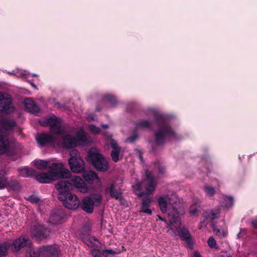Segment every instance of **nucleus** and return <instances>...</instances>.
<instances>
[{
	"label": "nucleus",
	"instance_id": "13",
	"mask_svg": "<svg viewBox=\"0 0 257 257\" xmlns=\"http://www.w3.org/2000/svg\"><path fill=\"white\" fill-rule=\"evenodd\" d=\"M36 139L38 145L41 147L54 143L56 141V139L53 136L46 133L38 134L36 136Z\"/></svg>",
	"mask_w": 257,
	"mask_h": 257
},
{
	"label": "nucleus",
	"instance_id": "9",
	"mask_svg": "<svg viewBox=\"0 0 257 257\" xmlns=\"http://www.w3.org/2000/svg\"><path fill=\"white\" fill-rule=\"evenodd\" d=\"M158 217L160 220L163 221L167 223L168 227L171 225H173L175 227L178 228L180 227L181 225V219L178 210L176 208H173L168 213V220L162 217L159 215H158Z\"/></svg>",
	"mask_w": 257,
	"mask_h": 257
},
{
	"label": "nucleus",
	"instance_id": "14",
	"mask_svg": "<svg viewBox=\"0 0 257 257\" xmlns=\"http://www.w3.org/2000/svg\"><path fill=\"white\" fill-rule=\"evenodd\" d=\"M178 235L182 240L185 241L190 248L193 247V242L191 235L189 230L186 228L183 227L181 228L178 231Z\"/></svg>",
	"mask_w": 257,
	"mask_h": 257
},
{
	"label": "nucleus",
	"instance_id": "24",
	"mask_svg": "<svg viewBox=\"0 0 257 257\" xmlns=\"http://www.w3.org/2000/svg\"><path fill=\"white\" fill-rule=\"evenodd\" d=\"M83 177L84 179L83 180L84 182L86 181L89 184H92L94 180L97 178V174L92 171H90L88 173H84L83 175ZM85 183V182H84Z\"/></svg>",
	"mask_w": 257,
	"mask_h": 257
},
{
	"label": "nucleus",
	"instance_id": "55",
	"mask_svg": "<svg viewBox=\"0 0 257 257\" xmlns=\"http://www.w3.org/2000/svg\"><path fill=\"white\" fill-rule=\"evenodd\" d=\"M152 148H153V151L154 152V153H155V150H154V147H153Z\"/></svg>",
	"mask_w": 257,
	"mask_h": 257
},
{
	"label": "nucleus",
	"instance_id": "45",
	"mask_svg": "<svg viewBox=\"0 0 257 257\" xmlns=\"http://www.w3.org/2000/svg\"><path fill=\"white\" fill-rule=\"evenodd\" d=\"M208 219H209V218H206V217H204L203 215H202V220L200 221L201 226H206L208 224Z\"/></svg>",
	"mask_w": 257,
	"mask_h": 257
},
{
	"label": "nucleus",
	"instance_id": "29",
	"mask_svg": "<svg viewBox=\"0 0 257 257\" xmlns=\"http://www.w3.org/2000/svg\"><path fill=\"white\" fill-rule=\"evenodd\" d=\"M158 202L161 211L164 213H165L167 209V201L165 197H160L158 199Z\"/></svg>",
	"mask_w": 257,
	"mask_h": 257
},
{
	"label": "nucleus",
	"instance_id": "49",
	"mask_svg": "<svg viewBox=\"0 0 257 257\" xmlns=\"http://www.w3.org/2000/svg\"><path fill=\"white\" fill-rule=\"evenodd\" d=\"M221 257H231V254L227 252H224L220 255Z\"/></svg>",
	"mask_w": 257,
	"mask_h": 257
},
{
	"label": "nucleus",
	"instance_id": "16",
	"mask_svg": "<svg viewBox=\"0 0 257 257\" xmlns=\"http://www.w3.org/2000/svg\"><path fill=\"white\" fill-rule=\"evenodd\" d=\"M10 142L8 138L0 131V154L10 153Z\"/></svg>",
	"mask_w": 257,
	"mask_h": 257
},
{
	"label": "nucleus",
	"instance_id": "41",
	"mask_svg": "<svg viewBox=\"0 0 257 257\" xmlns=\"http://www.w3.org/2000/svg\"><path fill=\"white\" fill-rule=\"evenodd\" d=\"M89 128L90 131L94 134H98L100 132V129L99 127L93 124H90L89 126Z\"/></svg>",
	"mask_w": 257,
	"mask_h": 257
},
{
	"label": "nucleus",
	"instance_id": "42",
	"mask_svg": "<svg viewBox=\"0 0 257 257\" xmlns=\"http://www.w3.org/2000/svg\"><path fill=\"white\" fill-rule=\"evenodd\" d=\"M28 200L32 203H38L40 201V199L37 196L32 195L29 197Z\"/></svg>",
	"mask_w": 257,
	"mask_h": 257
},
{
	"label": "nucleus",
	"instance_id": "40",
	"mask_svg": "<svg viewBox=\"0 0 257 257\" xmlns=\"http://www.w3.org/2000/svg\"><path fill=\"white\" fill-rule=\"evenodd\" d=\"M87 241L88 243H87V245L90 246L91 247L96 246V244L95 243L94 241H98V239L94 236H91L88 240Z\"/></svg>",
	"mask_w": 257,
	"mask_h": 257
},
{
	"label": "nucleus",
	"instance_id": "50",
	"mask_svg": "<svg viewBox=\"0 0 257 257\" xmlns=\"http://www.w3.org/2000/svg\"><path fill=\"white\" fill-rule=\"evenodd\" d=\"M251 224L254 228H257V219L253 220L251 221Z\"/></svg>",
	"mask_w": 257,
	"mask_h": 257
},
{
	"label": "nucleus",
	"instance_id": "18",
	"mask_svg": "<svg viewBox=\"0 0 257 257\" xmlns=\"http://www.w3.org/2000/svg\"><path fill=\"white\" fill-rule=\"evenodd\" d=\"M106 193L108 192L110 197L116 200L120 199L122 198V193L120 190L115 189L114 184H111L109 186H106L105 188Z\"/></svg>",
	"mask_w": 257,
	"mask_h": 257
},
{
	"label": "nucleus",
	"instance_id": "39",
	"mask_svg": "<svg viewBox=\"0 0 257 257\" xmlns=\"http://www.w3.org/2000/svg\"><path fill=\"white\" fill-rule=\"evenodd\" d=\"M117 252L112 249H105L102 251V254L105 257H107L109 254L114 255Z\"/></svg>",
	"mask_w": 257,
	"mask_h": 257
},
{
	"label": "nucleus",
	"instance_id": "38",
	"mask_svg": "<svg viewBox=\"0 0 257 257\" xmlns=\"http://www.w3.org/2000/svg\"><path fill=\"white\" fill-rule=\"evenodd\" d=\"M208 246L211 248H218V246L215 239L213 237L209 238L207 241Z\"/></svg>",
	"mask_w": 257,
	"mask_h": 257
},
{
	"label": "nucleus",
	"instance_id": "15",
	"mask_svg": "<svg viewBox=\"0 0 257 257\" xmlns=\"http://www.w3.org/2000/svg\"><path fill=\"white\" fill-rule=\"evenodd\" d=\"M79 207L85 212L91 213L94 210V202L89 197H85L83 199L82 202H80Z\"/></svg>",
	"mask_w": 257,
	"mask_h": 257
},
{
	"label": "nucleus",
	"instance_id": "2",
	"mask_svg": "<svg viewBox=\"0 0 257 257\" xmlns=\"http://www.w3.org/2000/svg\"><path fill=\"white\" fill-rule=\"evenodd\" d=\"M154 118L158 126L154 134L155 142L157 146L164 145L167 140L171 141L177 139V135L171 126L168 124L165 117L159 113H155Z\"/></svg>",
	"mask_w": 257,
	"mask_h": 257
},
{
	"label": "nucleus",
	"instance_id": "3",
	"mask_svg": "<svg viewBox=\"0 0 257 257\" xmlns=\"http://www.w3.org/2000/svg\"><path fill=\"white\" fill-rule=\"evenodd\" d=\"M48 172L36 173L34 175L37 181L41 183H49L56 179H68L70 172L66 169L63 163H53L49 167Z\"/></svg>",
	"mask_w": 257,
	"mask_h": 257
},
{
	"label": "nucleus",
	"instance_id": "44",
	"mask_svg": "<svg viewBox=\"0 0 257 257\" xmlns=\"http://www.w3.org/2000/svg\"><path fill=\"white\" fill-rule=\"evenodd\" d=\"M110 146L112 149V150H117V149H121L120 147H119L117 143V142L112 140L111 141L110 143Z\"/></svg>",
	"mask_w": 257,
	"mask_h": 257
},
{
	"label": "nucleus",
	"instance_id": "36",
	"mask_svg": "<svg viewBox=\"0 0 257 257\" xmlns=\"http://www.w3.org/2000/svg\"><path fill=\"white\" fill-rule=\"evenodd\" d=\"M224 200L225 206L227 208L231 207L234 202V199L231 196H226L224 198Z\"/></svg>",
	"mask_w": 257,
	"mask_h": 257
},
{
	"label": "nucleus",
	"instance_id": "21",
	"mask_svg": "<svg viewBox=\"0 0 257 257\" xmlns=\"http://www.w3.org/2000/svg\"><path fill=\"white\" fill-rule=\"evenodd\" d=\"M220 213V208L217 207L204 212L203 216L204 217H206V218L214 220L218 218Z\"/></svg>",
	"mask_w": 257,
	"mask_h": 257
},
{
	"label": "nucleus",
	"instance_id": "6",
	"mask_svg": "<svg viewBox=\"0 0 257 257\" xmlns=\"http://www.w3.org/2000/svg\"><path fill=\"white\" fill-rule=\"evenodd\" d=\"M59 253L58 247L56 245H44L29 249L26 257H58Z\"/></svg>",
	"mask_w": 257,
	"mask_h": 257
},
{
	"label": "nucleus",
	"instance_id": "19",
	"mask_svg": "<svg viewBox=\"0 0 257 257\" xmlns=\"http://www.w3.org/2000/svg\"><path fill=\"white\" fill-rule=\"evenodd\" d=\"M64 216L65 214L63 211L61 210H56L51 214L50 216V221L53 224H59L64 218Z\"/></svg>",
	"mask_w": 257,
	"mask_h": 257
},
{
	"label": "nucleus",
	"instance_id": "27",
	"mask_svg": "<svg viewBox=\"0 0 257 257\" xmlns=\"http://www.w3.org/2000/svg\"><path fill=\"white\" fill-rule=\"evenodd\" d=\"M49 162L46 160H40L34 162V166L38 169H45L48 167Z\"/></svg>",
	"mask_w": 257,
	"mask_h": 257
},
{
	"label": "nucleus",
	"instance_id": "25",
	"mask_svg": "<svg viewBox=\"0 0 257 257\" xmlns=\"http://www.w3.org/2000/svg\"><path fill=\"white\" fill-rule=\"evenodd\" d=\"M137 129L140 128H152V122L148 120H142L139 121H137L135 123Z\"/></svg>",
	"mask_w": 257,
	"mask_h": 257
},
{
	"label": "nucleus",
	"instance_id": "34",
	"mask_svg": "<svg viewBox=\"0 0 257 257\" xmlns=\"http://www.w3.org/2000/svg\"><path fill=\"white\" fill-rule=\"evenodd\" d=\"M103 100L105 102H108L113 105L116 103V98L111 95L106 94L103 97Z\"/></svg>",
	"mask_w": 257,
	"mask_h": 257
},
{
	"label": "nucleus",
	"instance_id": "32",
	"mask_svg": "<svg viewBox=\"0 0 257 257\" xmlns=\"http://www.w3.org/2000/svg\"><path fill=\"white\" fill-rule=\"evenodd\" d=\"M76 139V143L77 142H86L87 141V137L84 132H78L75 137Z\"/></svg>",
	"mask_w": 257,
	"mask_h": 257
},
{
	"label": "nucleus",
	"instance_id": "31",
	"mask_svg": "<svg viewBox=\"0 0 257 257\" xmlns=\"http://www.w3.org/2000/svg\"><path fill=\"white\" fill-rule=\"evenodd\" d=\"M9 245L6 242L0 244V257H6L8 253Z\"/></svg>",
	"mask_w": 257,
	"mask_h": 257
},
{
	"label": "nucleus",
	"instance_id": "5",
	"mask_svg": "<svg viewBox=\"0 0 257 257\" xmlns=\"http://www.w3.org/2000/svg\"><path fill=\"white\" fill-rule=\"evenodd\" d=\"M87 161L99 172H105L109 167L107 160L94 148H91L88 152Z\"/></svg>",
	"mask_w": 257,
	"mask_h": 257
},
{
	"label": "nucleus",
	"instance_id": "30",
	"mask_svg": "<svg viewBox=\"0 0 257 257\" xmlns=\"http://www.w3.org/2000/svg\"><path fill=\"white\" fill-rule=\"evenodd\" d=\"M6 174L5 170L0 169V189H4L6 186Z\"/></svg>",
	"mask_w": 257,
	"mask_h": 257
},
{
	"label": "nucleus",
	"instance_id": "26",
	"mask_svg": "<svg viewBox=\"0 0 257 257\" xmlns=\"http://www.w3.org/2000/svg\"><path fill=\"white\" fill-rule=\"evenodd\" d=\"M8 188L11 190L17 191L19 189L20 184L17 180H13L8 181L6 179V186L5 188Z\"/></svg>",
	"mask_w": 257,
	"mask_h": 257
},
{
	"label": "nucleus",
	"instance_id": "20",
	"mask_svg": "<svg viewBox=\"0 0 257 257\" xmlns=\"http://www.w3.org/2000/svg\"><path fill=\"white\" fill-rule=\"evenodd\" d=\"M24 104L26 108L29 112L32 113H37L39 112V108L31 98H26L24 100Z\"/></svg>",
	"mask_w": 257,
	"mask_h": 257
},
{
	"label": "nucleus",
	"instance_id": "4",
	"mask_svg": "<svg viewBox=\"0 0 257 257\" xmlns=\"http://www.w3.org/2000/svg\"><path fill=\"white\" fill-rule=\"evenodd\" d=\"M144 182L146 192L142 191L138 194V197H143L142 199L141 210L144 213L151 215L152 211L149 207L151 205L152 199L148 197V195L152 194L154 191L156 183L154 180V176L151 171L148 170L146 171Z\"/></svg>",
	"mask_w": 257,
	"mask_h": 257
},
{
	"label": "nucleus",
	"instance_id": "23",
	"mask_svg": "<svg viewBox=\"0 0 257 257\" xmlns=\"http://www.w3.org/2000/svg\"><path fill=\"white\" fill-rule=\"evenodd\" d=\"M20 175L24 177H29L34 176L35 175L36 171L33 169H30L27 167L19 168L18 169Z\"/></svg>",
	"mask_w": 257,
	"mask_h": 257
},
{
	"label": "nucleus",
	"instance_id": "43",
	"mask_svg": "<svg viewBox=\"0 0 257 257\" xmlns=\"http://www.w3.org/2000/svg\"><path fill=\"white\" fill-rule=\"evenodd\" d=\"M93 257H101V251L99 249L93 248L91 251Z\"/></svg>",
	"mask_w": 257,
	"mask_h": 257
},
{
	"label": "nucleus",
	"instance_id": "48",
	"mask_svg": "<svg viewBox=\"0 0 257 257\" xmlns=\"http://www.w3.org/2000/svg\"><path fill=\"white\" fill-rule=\"evenodd\" d=\"M158 170H159V173L162 174L165 172L166 169L164 167L160 166L158 168Z\"/></svg>",
	"mask_w": 257,
	"mask_h": 257
},
{
	"label": "nucleus",
	"instance_id": "57",
	"mask_svg": "<svg viewBox=\"0 0 257 257\" xmlns=\"http://www.w3.org/2000/svg\"><path fill=\"white\" fill-rule=\"evenodd\" d=\"M219 231H220V230L218 229V230H217L216 233L219 232Z\"/></svg>",
	"mask_w": 257,
	"mask_h": 257
},
{
	"label": "nucleus",
	"instance_id": "35",
	"mask_svg": "<svg viewBox=\"0 0 257 257\" xmlns=\"http://www.w3.org/2000/svg\"><path fill=\"white\" fill-rule=\"evenodd\" d=\"M121 149L112 150L110 153V156L114 162H117L119 160V156Z\"/></svg>",
	"mask_w": 257,
	"mask_h": 257
},
{
	"label": "nucleus",
	"instance_id": "10",
	"mask_svg": "<svg viewBox=\"0 0 257 257\" xmlns=\"http://www.w3.org/2000/svg\"><path fill=\"white\" fill-rule=\"evenodd\" d=\"M41 125L50 126V131L54 134H61L63 133V130L61 128V119L55 115L46 118Z\"/></svg>",
	"mask_w": 257,
	"mask_h": 257
},
{
	"label": "nucleus",
	"instance_id": "7",
	"mask_svg": "<svg viewBox=\"0 0 257 257\" xmlns=\"http://www.w3.org/2000/svg\"><path fill=\"white\" fill-rule=\"evenodd\" d=\"M78 154L76 150L73 151L70 154L71 158L68 162L71 170L74 173L81 172L85 168L83 160L77 156Z\"/></svg>",
	"mask_w": 257,
	"mask_h": 257
},
{
	"label": "nucleus",
	"instance_id": "28",
	"mask_svg": "<svg viewBox=\"0 0 257 257\" xmlns=\"http://www.w3.org/2000/svg\"><path fill=\"white\" fill-rule=\"evenodd\" d=\"M89 197L91 201L94 202V206H99L101 203L102 200V195L100 194L95 193L91 195Z\"/></svg>",
	"mask_w": 257,
	"mask_h": 257
},
{
	"label": "nucleus",
	"instance_id": "1",
	"mask_svg": "<svg viewBox=\"0 0 257 257\" xmlns=\"http://www.w3.org/2000/svg\"><path fill=\"white\" fill-rule=\"evenodd\" d=\"M68 180H59L55 184V188L58 191V199L63 205L70 209H76L79 207L80 201L75 194L70 192L73 187L76 188L81 193L88 191V186L80 177L74 176Z\"/></svg>",
	"mask_w": 257,
	"mask_h": 257
},
{
	"label": "nucleus",
	"instance_id": "52",
	"mask_svg": "<svg viewBox=\"0 0 257 257\" xmlns=\"http://www.w3.org/2000/svg\"><path fill=\"white\" fill-rule=\"evenodd\" d=\"M95 116L94 114H90L88 115L89 118L91 120H94Z\"/></svg>",
	"mask_w": 257,
	"mask_h": 257
},
{
	"label": "nucleus",
	"instance_id": "46",
	"mask_svg": "<svg viewBox=\"0 0 257 257\" xmlns=\"http://www.w3.org/2000/svg\"><path fill=\"white\" fill-rule=\"evenodd\" d=\"M198 211V209L193 206H191L190 208L189 212L192 215H195Z\"/></svg>",
	"mask_w": 257,
	"mask_h": 257
},
{
	"label": "nucleus",
	"instance_id": "47",
	"mask_svg": "<svg viewBox=\"0 0 257 257\" xmlns=\"http://www.w3.org/2000/svg\"><path fill=\"white\" fill-rule=\"evenodd\" d=\"M133 187L137 190H141L142 189V184L141 182H137Z\"/></svg>",
	"mask_w": 257,
	"mask_h": 257
},
{
	"label": "nucleus",
	"instance_id": "12",
	"mask_svg": "<svg viewBox=\"0 0 257 257\" xmlns=\"http://www.w3.org/2000/svg\"><path fill=\"white\" fill-rule=\"evenodd\" d=\"M32 234L38 241L46 239L49 236L47 228L42 225H35Z\"/></svg>",
	"mask_w": 257,
	"mask_h": 257
},
{
	"label": "nucleus",
	"instance_id": "22",
	"mask_svg": "<svg viewBox=\"0 0 257 257\" xmlns=\"http://www.w3.org/2000/svg\"><path fill=\"white\" fill-rule=\"evenodd\" d=\"M16 125V123L13 120L5 118L0 119V126L6 131L11 130Z\"/></svg>",
	"mask_w": 257,
	"mask_h": 257
},
{
	"label": "nucleus",
	"instance_id": "51",
	"mask_svg": "<svg viewBox=\"0 0 257 257\" xmlns=\"http://www.w3.org/2000/svg\"><path fill=\"white\" fill-rule=\"evenodd\" d=\"M194 257H202L200 253L198 251H195L194 253Z\"/></svg>",
	"mask_w": 257,
	"mask_h": 257
},
{
	"label": "nucleus",
	"instance_id": "33",
	"mask_svg": "<svg viewBox=\"0 0 257 257\" xmlns=\"http://www.w3.org/2000/svg\"><path fill=\"white\" fill-rule=\"evenodd\" d=\"M204 190L206 195L210 197L214 196L216 193L215 188L211 186L205 185L204 187Z\"/></svg>",
	"mask_w": 257,
	"mask_h": 257
},
{
	"label": "nucleus",
	"instance_id": "37",
	"mask_svg": "<svg viewBox=\"0 0 257 257\" xmlns=\"http://www.w3.org/2000/svg\"><path fill=\"white\" fill-rule=\"evenodd\" d=\"M138 138V135L136 131L133 132L131 136L126 139V142L130 143H134Z\"/></svg>",
	"mask_w": 257,
	"mask_h": 257
},
{
	"label": "nucleus",
	"instance_id": "11",
	"mask_svg": "<svg viewBox=\"0 0 257 257\" xmlns=\"http://www.w3.org/2000/svg\"><path fill=\"white\" fill-rule=\"evenodd\" d=\"M12 101V97L10 94L0 92V112L9 113L13 111L14 107Z\"/></svg>",
	"mask_w": 257,
	"mask_h": 257
},
{
	"label": "nucleus",
	"instance_id": "53",
	"mask_svg": "<svg viewBox=\"0 0 257 257\" xmlns=\"http://www.w3.org/2000/svg\"><path fill=\"white\" fill-rule=\"evenodd\" d=\"M102 127H103V128H104V129H106V128H108V125H106V124H103V125H102Z\"/></svg>",
	"mask_w": 257,
	"mask_h": 257
},
{
	"label": "nucleus",
	"instance_id": "56",
	"mask_svg": "<svg viewBox=\"0 0 257 257\" xmlns=\"http://www.w3.org/2000/svg\"><path fill=\"white\" fill-rule=\"evenodd\" d=\"M140 159L142 160V157L141 156H140Z\"/></svg>",
	"mask_w": 257,
	"mask_h": 257
},
{
	"label": "nucleus",
	"instance_id": "17",
	"mask_svg": "<svg viewBox=\"0 0 257 257\" xmlns=\"http://www.w3.org/2000/svg\"><path fill=\"white\" fill-rule=\"evenodd\" d=\"M62 144L65 149H71L77 146L75 138L70 135H66L63 138Z\"/></svg>",
	"mask_w": 257,
	"mask_h": 257
},
{
	"label": "nucleus",
	"instance_id": "8",
	"mask_svg": "<svg viewBox=\"0 0 257 257\" xmlns=\"http://www.w3.org/2000/svg\"><path fill=\"white\" fill-rule=\"evenodd\" d=\"M32 243L29 237L25 235H23L15 239L13 242L12 249L14 251H18L24 247L28 248L27 251L30 249H35L33 248ZM27 252H26V253Z\"/></svg>",
	"mask_w": 257,
	"mask_h": 257
},
{
	"label": "nucleus",
	"instance_id": "54",
	"mask_svg": "<svg viewBox=\"0 0 257 257\" xmlns=\"http://www.w3.org/2000/svg\"><path fill=\"white\" fill-rule=\"evenodd\" d=\"M31 85H32V86L34 88H35V89H37V86H36L35 84H34V83H31Z\"/></svg>",
	"mask_w": 257,
	"mask_h": 257
}]
</instances>
